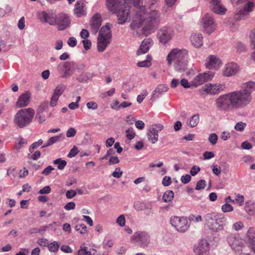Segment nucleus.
<instances>
[{
  "label": "nucleus",
  "mask_w": 255,
  "mask_h": 255,
  "mask_svg": "<svg viewBox=\"0 0 255 255\" xmlns=\"http://www.w3.org/2000/svg\"><path fill=\"white\" fill-rule=\"evenodd\" d=\"M154 0H145L144 2H134L129 10V27L140 34L150 35L159 22V14L157 10L151 9Z\"/></svg>",
  "instance_id": "obj_1"
},
{
  "label": "nucleus",
  "mask_w": 255,
  "mask_h": 255,
  "mask_svg": "<svg viewBox=\"0 0 255 255\" xmlns=\"http://www.w3.org/2000/svg\"><path fill=\"white\" fill-rule=\"evenodd\" d=\"M241 95L235 91L219 96L215 101L216 109L219 111H228L233 109L245 108L242 104Z\"/></svg>",
  "instance_id": "obj_2"
},
{
  "label": "nucleus",
  "mask_w": 255,
  "mask_h": 255,
  "mask_svg": "<svg viewBox=\"0 0 255 255\" xmlns=\"http://www.w3.org/2000/svg\"><path fill=\"white\" fill-rule=\"evenodd\" d=\"M128 0H106V5L109 11L116 13L118 23L123 24L129 20V6Z\"/></svg>",
  "instance_id": "obj_3"
},
{
  "label": "nucleus",
  "mask_w": 255,
  "mask_h": 255,
  "mask_svg": "<svg viewBox=\"0 0 255 255\" xmlns=\"http://www.w3.org/2000/svg\"><path fill=\"white\" fill-rule=\"evenodd\" d=\"M34 114V110L30 108L19 110L14 116L13 122L17 127L23 128L31 122Z\"/></svg>",
  "instance_id": "obj_4"
},
{
  "label": "nucleus",
  "mask_w": 255,
  "mask_h": 255,
  "mask_svg": "<svg viewBox=\"0 0 255 255\" xmlns=\"http://www.w3.org/2000/svg\"><path fill=\"white\" fill-rule=\"evenodd\" d=\"M200 25L203 31L209 34L214 32L217 28L215 19L209 13H206L202 16Z\"/></svg>",
  "instance_id": "obj_5"
},
{
  "label": "nucleus",
  "mask_w": 255,
  "mask_h": 255,
  "mask_svg": "<svg viewBox=\"0 0 255 255\" xmlns=\"http://www.w3.org/2000/svg\"><path fill=\"white\" fill-rule=\"evenodd\" d=\"M255 87V82L253 81H249L245 83L243 85V90L240 91H235L236 92L239 93L241 95L242 104L245 108L251 102L252 92L254 90Z\"/></svg>",
  "instance_id": "obj_6"
},
{
  "label": "nucleus",
  "mask_w": 255,
  "mask_h": 255,
  "mask_svg": "<svg viewBox=\"0 0 255 255\" xmlns=\"http://www.w3.org/2000/svg\"><path fill=\"white\" fill-rule=\"evenodd\" d=\"M205 68L209 70H218L223 65V61L217 55L209 54L204 60Z\"/></svg>",
  "instance_id": "obj_7"
},
{
  "label": "nucleus",
  "mask_w": 255,
  "mask_h": 255,
  "mask_svg": "<svg viewBox=\"0 0 255 255\" xmlns=\"http://www.w3.org/2000/svg\"><path fill=\"white\" fill-rule=\"evenodd\" d=\"M164 129V126L161 124L151 125L147 129L146 136L148 140L152 144L156 143L158 140V132Z\"/></svg>",
  "instance_id": "obj_8"
},
{
  "label": "nucleus",
  "mask_w": 255,
  "mask_h": 255,
  "mask_svg": "<svg viewBox=\"0 0 255 255\" xmlns=\"http://www.w3.org/2000/svg\"><path fill=\"white\" fill-rule=\"evenodd\" d=\"M70 22V17L67 14L60 13L55 15L53 26H55L58 30H63L69 26Z\"/></svg>",
  "instance_id": "obj_9"
},
{
  "label": "nucleus",
  "mask_w": 255,
  "mask_h": 255,
  "mask_svg": "<svg viewBox=\"0 0 255 255\" xmlns=\"http://www.w3.org/2000/svg\"><path fill=\"white\" fill-rule=\"evenodd\" d=\"M188 51L186 49L177 48L172 50L167 56L168 64H171L172 62H178L188 55Z\"/></svg>",
  "instance_id": "obj_10"
},
{
  "label": "nucleus",
  "mask_w": 255,
  "mask_h": 255,
  "mask_svg": "<svg viewBox=\"0 0 255 255\" xmlns=\"http://www.w3.org/2000/svg\"><path fill=\"white\" fill-rule=\"evenodd\" d=\"M170 223L177 231L180 232H185L189 227L187 220L183 217H173L171 219Z\"/></svg>",
  "instance_id": "obj_11"
},
{
  "label": "nucleus",
  "mask_w": 255,
  "mask_h": 255,
  "mask_svg": "<svg viewBox=\"0 0 255 255\" xmlns=\"http://www.w3.org/2000/svg\"><path fill=\"white\" fill-rule=\"evenodd\" d=\"M223 90V86L220 84L208 83L202 87L199 92L201 95L205 93L207 95H215Z\"/></svg>",
  "instance_id": "obj_12"
},
{
  "label": "nucleus",
  "mask_w": 255,
  "mask_h": 255,
  "mask_svg": "<svg viewBox=\"0 0 255 255\" xmlns=\"http://www.w3.org/2000/svg\"><path fill=\"white\" fill-rule=\"evenodd\" d=\"M214 77V73L211 71L203 72L198 74L192 81L191 85L197 87L205 82L211 80Z\"/></svg>",
  "instance_id": "obj_13"
},
{
  "label": "nucleus",
  "mask_w": 255,
  "mask_h": 255,
  "mask_svg": "<svg viewBox=\"0 0 255 255\" xmlns=\"http://www.w3.org/2000/svg\"><path fill=\"white\" fill-rule=\"evenodd\" d=\"M240 68L236 63L230 62L226 63L222 70V74L225 77H230L239 72Z\"/></svg>",
  "instance_id": "obj_14"
},
{
  "label": "nucleus",
  "mask_w": 255,
  "mask_h": 255,
  "mask_svg": "<svg viewBox=\"0 0 255 255\" xmlns=\"http://www.w3.org/2000/svg\"><path fill=\"white\" fill-rule=\"evenodd\" d=\"M75 68V64L71 61L64 62L62 66L59 67L58 71L63 78H67L72 76Z\"/></svg>",
  "instance_id": "obj_15"
},
{
  "label": "nucleus",
  "mask_w": 255,
  "mask_h": 255,
  "mask_svg": "<svg viewBox=\"0 0 255 255\" xmlns=\"http://www.w3.org/2000/svg\"><path fill=\"white\" fill-rule=\"evenodd\" d=\"M172 31L167 27H163L159 29L157 33V37L162 44L167 43L173 36Z\"/></svg>",
  "instance_id": "obj_16"
},
{
  "label": "nucleus",
  "mask_w": 255,
  "mask_h": 255,
  "mask_svg": "<svg viewBox=\"0 0 255 255\" xmlns=\"http://www.w3.org/2000/svg\"><path fill=\"white\" fill-rule=\"evenodd\" d=\"M209 8L213 12L218 15H224L227 11V8L221 1H209Z\"/></svg>",
  "instance_id": "obj_17"
},
{
  "label": "nucleus",
  "mask_w": 255,
  "mask_h": 255,
  "mask_svg": "<svg viewBox=\"0 0 255 255\" xmlns=\"http://www.w3.org/2000/svg\"><path fill=\"white\" fill-rule=\"evenodd\" d=\"M55 15L52 11H43L38 14V18L41 22L48 23L49 25L53 26Z\"/></svg>",
  "instance_id": "obj_18"
},
{
  "label": "nucleus",
  "mask_w": 255,
  "mask_h": 255,
  "mask_svg": "<svg viewBox=\"0 0 255 255\" xmlns=\"http://www.w3.org/2000/svg\"><path fill=\"white\" fill-rule=\"evenodd\" d=\"M189 40L192 46L196 48H200L203 45V37L200 32H192Z\"/></svg>",
  "instance_id": "obj_19"
},
{
  "label": "nucleus",
  "mask_w": 255,
  "mask_h": 255,
  "mask_svg": "<svg viewBox=\"0 0 255 255\" xmlns=\"http://www.w3.org/2000/svg\"><path fill=\"white\" fill-rule=\"evenodd\" d=\"M133 242H139L143 245H147L149 242V235L144 232L135 233L131 238Z\"/></svg>",
  "instance_id": "obj_20"
},
{
  "label": "nucleus",
  "mask_w": 255,
  "mask_h": 255,
  "mask_svg": "<svg viewBox=\"0 0 255 255\" xmlns=\"http://www.w3.org/2000/svg\"><path fill=\"white\" fill-rule=\"evenodd\" d=\"M102 17L99 13L95 14L90 21V30L91 32L96 34L102 24Z\"/></svg>",
  "instance_id": "obj_21"
},
{
  "label": "nucleus",
  "mask_w": 255,
  "mask_h": 255,
  "mask_svg": "<svg viewBox=\"0 0 255 255\" xmlns=\"http://www.w3.org/2000/svg\"><path fill=\"white\" fill-rule=\"evenodd\" d=\"M31 98V94L29 92H26L20 95L17 99L15 106L16 108L25 107L29 103Z\"/></svg>",
  "instance_id": "obj_22"
},
{
  "label": "nucleus",
  "mask_w": 255,
  "mask_h": 255,
  "mask_svg": "<svg viewBox=\"0 0 255 255\" xmlns=\"http://www.w3.org/2000/svg\"><path fill=\"white\" fill-rule=\"evenodd\" d=\"M65 89L64 85H58L54 90L53 94L51 98L50 105L52 107L56 106L59 97L62 94Z\"/></svg>",
  "instance_id": "obj_23"
},
{
  "label": "nucleus",
  "mask_w": 255,
  "mask_h": 255,
  "mask_svg": "<svg viewBox=\"0 0 255 255\" xmlns=\"http://www.w3.org/2000/svg\"><path fill=\"white\" fill-rule=\"evenodd\" d=\"M209 251V244L206 240H201L194 249V252L197 255H207Z\"/></svg>",
  "instance_id": "obj_24"
},
{
  "label": "nucleus",
  "mask_w": 255,
  "mask_h": 255,
  "mask_svg": "<svg viewBox=\"0 0 255 255\" xmlns=\"http://www.w3.org/2000/svg\"><path fill=\"white\" fill-rule=\"evenodd\" d=\"M153 41L151 39L148 38L143 40L140 44L139 49L136 52L137 55L144 54L147 52L152 44Z\"/></svg>",
  "instance_id": "obj_25"
},
{
  "label": "nucleus",
  "mask_w": 255,
  "mask_h": 255,
  "mask_svg": "<svg viewBox=\"0 0 255 255\" xmlns=\"http://www.w3.org/2000/svg\"><path fill=\"white\" fill-rule=\"evenodd\" d=\"M210 228L213 231L218 232L222 230L225 226V220L224 218L216 219L215 221L208 223Z\"/></svg>",
  "instance_id": "obj_26"
},
{
  "label": "nucleus",
  "mask_w": 255,
  "mask_h": 255,
  "mask_svg": "<svg viewBox=\"0 0 255 255\" xmlns=\"http://www.w3.org/2000/svg\"><path fill=\"white\" fill-rule=\"evenodd\" d=\"M74 13L77 17H81L85 14L84 4L81 1H77L75 4Z\"/></svg>",
  "instance_id": "obj_27"
},
{
  "label": "nucleus",
  "mask_w": 255,
  "mask_h": 255,
  "mask_svg": "<svg viewBox=\"0 0 255 255\" xmlns=\"http://www.w3.org/2000/svg\"><path fill=\"white\" fill-rule=\"evenodd\" d=\"M247 238L250 242V248L255 254V232L253 229L248 231Z\"/></svg>",
  "instance_id": "obj_28"
},
{
  "label": "nucleus",
  "mask_w": 255,
  "mask_h": 255,
  "mask_svg": "<svg viewBox=\"0 0 255 255\" xmlns=\"http://www.w3.org/2000/svg\"><path fill=\"white\" fill-rule=\"evenodd\" d=\"M110 39L98 36V49L99 51H103L110 42Z\"/></svg>",
  "instance_id": "obj_29"
},
{
  "label": "nucleus",
  "mask_w": 255,
  "mask_h": 255,
  "mask_svg": "<svg viewBox=\"0 0 255 255\" xmlns=\"http://www.w3.org/2000/svg\"><path fill=\"white\" fill-rule=\"evenodd\" d=\"M227 240L230 246L233 249H236L239 247L241 243V240L239 238L232 235L229 236Z\"/></svg>",
  "instance_id": "obj_30"
},
{
  "label": "nucleus",
  "mask_w": 255,
  "mask_h": 255,
  "mask_svg": "<svg viewBox=\"0 0 255 255\" xmlns=\"http://www.w3.org/2000/svg\"><path fill=\"white\" fill-rule=\"evenodd\" d=\"M98 36L111 39V34L110 27L108 25L103 26L100 30Z\"/></svg>",
  "instance_id": "obj_31"
},
{
  "label": "nucleus",
  "mask_w": 255,
  "mask_h": 255,
  "mask_svg": "<svg viewBox=\"0 0 255 255\" xmlns=\"http://www.w3.org/2000/svg\"><path fill=\"white\" fill-rule=\"evenodd\" d=\"M151 57L147 55L146 60L137 62L136 65L140 68H148L151 65Z\"/></svg>",
  "instance_id": "obj_32"
},
{
  "label": "nucleus",
  "mask_w": 255,
  "mask_h": 255,
  "mask_svg": "<svg viewBox=\"0 0 255 255\" xmlns=\"http://www.w3.org/2000/svg\"><path fill=\"white\" fill-rule=\"evenodd\" d=\"M53 225H56L57 226H60V224L57 223V222H53L52 224H49L48 225L42 226V227H41L39 229H34V232L35 233H40V232H45V231H46L47 230V229L48 228H49L50 227L52 228Z\"/></svg>",
  "instance_id": "obj_33"
},
{
  "label": "nucleus",
  "mask_w": 255,
  "mask_h": 255,
  "mask_svg": "<svg viewBox=\"0 0 255 255\" xmlns=\"http://www.w3.org/2000/svg\"><path fill=\"white\" fill-rule=\"evenodd\" d=\"M174 197V193L171 190L166 191L163 194L162 199L165 202H170Z\"/></svg>",
  "instance_id": "obj_34"
},
{
  "label": "nucleus",
  "mask_w": 255,
  "mask_h": 255,
  "mask_svg": "<svg viewBox=\"0 0 255 255\" xmlns=\"http://www.w3.org/2000/svg\"><path fill=\"white\" fill-rule=\"evenodd\" d=\"M77 255H92L91 252L88 251L85 244L83 243L80 247L78 250Z\"/></svg>",
  "instance_id": "obj_35"
},
{
  "label": "nucleus",
  "mask_w": 255,
  "mask_h": 255,
  "mask_svg": "<svg viewBox=\"0 0 255 255\" xmlns=\"http://www.w3.org/2000/svg\"><path fill=\"white\" fill-rule=\"evenodd\" d=\"M199 116L198 115H193L190 119L189 126L191 128L196 127L199 123Z\"/></svg>",
  "instance_id": "obj_36"
},
{
  "label": "nucleus",
  "mask_w": 255,
  "mask_h": 255,
  "mask_svg": "<svg viewBox=\"0 0 255 255\" xmlns=\"http://www.w3.org/2000/svg\"><path fill=\"white\" fill-rule=\"evenodd\" d=\"M48 250L50 252L55 253L57 252L59 248V244L56 241H54L51 243H49L48 246Z\"/></svg>",
  "instance_id": "obj_37"
},
{
  "label": "nucleus",
  "mask_w": 255,
  "mask_h": 255,
  "mask_svg": "<svg viewBox=\"0 0 255 255\" xmlns=\"http://www.w3.org/2000/svg\"><path fill=\"white\" fill-rule=\"evenodd\" d=\"M249 37L251 46L255 49V28H253L250 31Z\"/></svg>",
  "instance_id": "obj_38"
},
{
  "label": "nucleus",
  "mask_w": 255,
  "mask_h": 255,
  "mask_svg": "<svg viewBox=\"0 0 255 255\" xmlns=\"http://www.w3.org/2000/svg\"><path fill=\"white\" fill-rule=\"evenodd\" d=\"M167 87L164 85H159L154 90V94L160 95L167 91Z\"/></svg>",
  "instance_id": "obj_39"
},
{
  "label": "nucleus",
  "mask_w": 255,
  "mask_h": 255,
  "mask_svg": "<svg viewBox=\"0 0 255 255\" xmlns=\"http://www.w3.org/2000/svg\"><path fill=\"white\" fill-rule=\"evenodd\" d=\"M76 230L81 234H85L87 233V228L84 224H79L75 226Z\"/></svg>",
  "instance_id": "obj_40"
},
{
  "label": "nucleus",
  "mask_w": 255,
  "mask_h": 255,
  "mask_svg": "<svg viewBox=\"0 0 255 255\" xmlns=\"http://www.w3.org/2000/svg\"><path fill=\"white\" fill-rule=\"evenodd\" d=\"M60 137H61V135H57V136H52V137H50L48 139L46 144L45 145H44V146H43V147L48 146H50V145L55 143V142H56L60 139Z\"/></svg>",
  "instance_id": "obj_41"
},
{
  "label": "nucleus",
  "mask_w": 255,
  "mask_h": 255,
  "mask_svg": "<svg viewBox=\"0 0 255 255\" xmlns=\"http://www.w3.org/2000/svg\"><path fill=\"white\" fill-rule=\"evenodd\" d=\"M54 163L58 164V168L60 170L63 169L66 165V162L60 158L57 159L54 161Z\"/></svg>",
  "instance_id": "obj_42"
},
{
  "label": "nucleus",
  "mask_w": 255,
  "mask_h": 255,
  "mask_svg": "<svg viewBox=\"0 0 255 255\" xmlns=\"http://www.w3.org/2000/svg\"><path fill=\"white\" fill-rule=\"evenodd\" d=\"M126 136L128 139L131 140L133 139L135 136V132L132 128H129L126 131Z\"/></svg>",
  "instance_id": "obj_43"
},
{
  "label": "nucleus",
  "mask_w": 255,
  "mask_h": 255,
  "mask_svg": "<svg viewBox=\"0 0 255 255\" xmlns=\"http://www.w3.org/2000/svg\"><path fill=\"white\" fill-rule=\"evenodd\" d=\"M26 143V140L22 138H19L17 144L15 146V149L17 150L20 149Z\"/></svg>",
  "instance_id": "obj_44"
},
{
  "label": "nucleus",
  "mask_w": 255,
  "mask_h": 255,
  "mask_svg": "<svg viewBox=\"0 0 255 255\" xmlns=\"http://www.w3.org/2000/svg\"><path fill=\"white\" fill-rule=\"evenodd\" d=\"M222 211L224 213L232 212L233 210V207L229 204L226 203L222 205Z\"/></svg>",
  "instance_id": "obj_45"
},
{
  "label": "nucleus",
  "mask_w": 255,
  "mask_h": 255,
  "mask_svg": "<svg viewBox=\"0 0 255 255\" xmlns=\"http://www.w3.org/2000/svg\"><path fill=\"white\" fill-rule=\"evenodd\" d=\"M246 127V124L242 122L237 123L235 126V129L238 131H243Z\"/></svg>",
  "instance_id": "obj_46"
},
{
  "label": "nucleus",
  "mask_w": 255,
  "mask_h": 255,
  "mask_svg": "<svg viewBox=\"0 0 255 255\" xmlns=\"http://www.w3.org/2000/svg\"><path fill=\"white\" fill-rule=\"evenodd\" d=\"M116 222L121 227H124L126 224V219L124 215H121L118 217Z\"/></svg>",
  "instance_id": "obj_47"
},
{
  "label": "nucleus",
  "mask_w": 255,
  "mask_h": 255,
  "mask_svg": "<svg viewBox=\"0 0 255 255\" xmlns=\"http://www.w3.org/2000/svg\"><path fill=\"white\" fill-rule=\"evenodd\" d=\"M235 202H236L239 206H241L244 202V197L243 195L238 194L236 196Z\"/></svg>",
  "instance_id": "obj_48"
},
{
  "label": "nucleus",
  "mask_w": 255,
  "mask_h": 255,
  "mask_svg": "<svg viewBox=\"0 0 255 255\" xmlns=\"http://www.w3.org/2000/svg\"><path fill=\"white\" fill-rule=\"evenodd\" d=\"M254 7V3L251 1H248L246 6L244 7V10L246 12H250L252 11Z\"/></svg>",
  "instance_id": "obj_49"
},
{
  "label": "nucleus",
  "mask_w": 255,
  "mask_h": 255,
  "mask_svg": "<svg viewBox=\"0 0 255 255\" xmlns=\"http://www.w3.org/2000/svg\"><path fill=\"white\" fill-rule=\"evenodd\" d=\"M86 106L87 108L90 110H95L98 108V104L94 101H91L87 103Z\"/></svg>",
  "instance_id": "obj_50"
},
{
  "label": "nucleus",
  "mask_w": 255,
  "mask_h": 255,
  "mask_svg": "<svg viewBox=\"0 0 255 255\" xmlns=\"http://www.w3.org/2000/svg\"><path fill=\"white\" fill-rule=\"evenodd\" d=\"M68 45L71 47H74L77 44V40L74 37H70L67 40Z\"/></svg>",
  "instance_id": "obj_51"
},
{
  "label": "nucleus",
  "mask_w": 255,
  "mask_h": 255,
  "mask_svg": "<svg viewBox=\"0 0 255 255\" xmlns=\"http://www.w3.org/2000/svg\"><path fill=\"white\" fill-rule=\"evenodd\" d=\"M217 139L218 136L216 133H211L209 135V140L212 144H215L217 143Z\"/></svg>",
  "instance_id": "obj_52"
},
{
  "label": "nucleus",
  "mask_w": 255,
  "mask_h": 255,
  "mask_svg": "<svg viewBox=\"0 0 255 255\" xmlns=\"http://www.w3.org/2000/svg\"><path fill=\"white\" fill-rule=\"evenodd\" d=\"M78 152L79 150L78 148L76 146H74L70 150L68 156L70 158L74 157L78 154Z\"/></svg>",
  "instance_id": "obj_53"
},
{
  "label": "nucleus",
  "mask_w": 255,
  "mask_h": 255,
  "mask_svg": "<svg viewBox=\"0 0 255 255\" xmlns=\"http://www.w3.org/2000/svg\"><path fill=\"white\" fill-rule=\"evenodd\" d=\"M38 244L40 246L48 247L49 242L47 239L40 238L37 241Z\"/></svg>",
  "instance_id": "obj_54"
},
{
  "label": "nucleus",
  "mask_w": 255,
  "mask_h": 255,
  "mask_svg": "<svg viewBox=\"0 0 255 255\" xmlns=\"http://www.w3.org/2000/svg\"><path fill=\"white\" fill-rule=\"evenodd\" d=\"M205 186L206 181L204 180H201L197 182L195 189L198 190H201L204 188Z\"/></svg>",
  "instance_id": "obj_55"
},
{
  "label": "nucleus",
  "mask_w": 255,
  "mask_h": 255,
  "mask_svg": "<svg viewBox=\"0 0 255 255\" xmlns=\"http://www.w3.org/2000/svg\"><path fill=\"white\" fill-rule=\"evenodd\" d=\"M43 143V140L42 139H39L37 142L33 143L29 147V150L31 152L35 148H37L39 146L42 145Z\"/></svg>",
  "instance_id": "obj_56"
},
{
  "label": "nucleus",
  "mask_w": 255,
  "mask_h": 255,
  "mask_svg": "<svg viewBox=\"0 0 255 255\" xmlns=\"http://www.w3.org/2000/svg\"><path fill=\"white\" fill-rule=\"evenodd\" d=\"M76 130L73 128H71L66 131V136L67 137H73L76 134Z\"/></svg>",
  "instance_id": "obj_57"
},
{
  "label": "nucleus",
  "mask_w": 255,
  "mask_h": 255,
  "mask_svg": "<svg viewBox=\"0 0 255 255\" xmlns=\"http://www.w3.org/2000/svg\"><path fill=\"white\" fill-rule=\"evenodd\" d=\"M123 174V171L120 168H116L113 173V176L115 178H120Z\"/></svg>",
  "instance_id": "obj_58"
},
{
  "label": "nucleus",
  "mask_w": 255,
  "mask_h": 255,
  "mask_svg": "<svg viewBox=\"0 0 255 255\" xmlns=\"http://www.w3.org/2000/svg\"><path fill=\"white\" fill-rule=\"evenodd\" d=\"M75 204L73 202H70L68 203H67L65 206L64 208L66 210L69 211L71 210H73L75 208Z\"/></svg>",
  "instance_id": "obj_59"
},
{
  "label": "nucleus",
  "mask_w": 255,
  "mask_h": 255,
  "mask_svg": "<svg viewBox=\"0 0 255 255\" xmlns=\"http://www.w3.org/2000/svg\"><path fill=\"white\" fill-rule=\"evenodd\" d=\"M203 155L205 159L208 160L214 157L215 154L212 151H206L203 153Z\"/></svg>",
  "instance_id": "obj_60"
},
{
  "label": "nucleus",
  "mask_w": 255,
  "mask_h": 255,
  "mask_svg": "<svg viewBox=\"0 0 255 255\" xmlns=\"http://www.w3.org/2000/svg\"><path fill=\"white\" fill-rule=\"evenodd\" d=\"M180 84L184 88H189L192 86L191 83L190 84L188 80L184 78L181 79Z\"/></svg>",
  "instance_id": "obj_61"
},
{
  "label": "nucleus",
  "mask_w": 255,
  "mask_h": 255,
  "mask_svg": "<svg viewBox=\"0 0 255 255\" xmlns=\"http://www.w3.org/2000/svg\"><path fill=\"white\" fill-rule=\"evenodd\" d=\"M41 153L39 151H36L33 154L28 155V157L29 159H32L33 160H36L39 158L40 156Z\"/></svg>",
  "instance_id": "obj_62"
},
{
  "label": "nucleus",
  "mask_w": 255,
  "mask_h": 255,
  "mask_svg": "<svg viewBox=\"0 0 255 255\" xmlns=\"http://www.w3.org/2000/svg\"><path fill=\"white\" fill-rule=\"evenodd\" d=\"M82 43L86 50H89L91 46V42L89 39H83Z\"/></svg>",
  "instance_id": "obj_63"
},
{
  "label": "nucleus",
  "mask_w": 255,
  "mask_h": 255,
  "mask_svg": "<svg viewBox=\"0 0 255 255\" xmlns=\"http://www.w3.org/2000/svg\"><path fill=\"white\" fill-rule=\"evenodd\" d=\"M191 179V176L189 174H186L181 177V181L184 184H186L190 182Z\"/></svg>",
  "instance_id": "obj_64"
}]
</instances>
